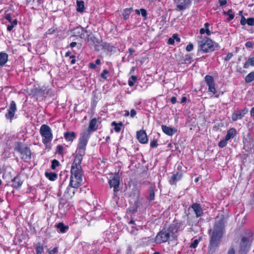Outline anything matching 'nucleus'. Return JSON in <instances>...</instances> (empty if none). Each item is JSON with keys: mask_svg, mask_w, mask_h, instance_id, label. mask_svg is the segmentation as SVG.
Returning <instances> with one entry per match:
<instances>
[{"mask_svg": "<svg viewBox=\"0 0 254 254\" xmlns=\"http://www.w3.org/2000/svg\"><path fill=\"white\" fill-rule=\"evenodd\" d=\"M82 161L74 159L70 170V185L73 189H78L82 182L83 170Z\"/></svg>", "mask_w": 254, "mask_h": 254, "instance_id": "f257e3e1", "label": "nucleus"}, {"mask_svg": "<svg viewBox=\"0 0 254 254\" xmlns=\"http://www.w3.org/2000/svg\"><path fill=\"white\" fill-rule=\"evenodd\" d=\"M224 233V224L221 221L215 223L214 229L210 235L209 249L212 252L215 251L220 242Z\"/></svg>", "mask_w": 254, "mask_h": 254, "instance_id": "f03ea898", "label": "nucleus"}, {"mask_svg": "<svg viewBox=\"0 0 254 254\" xmlns=\"http://www.w3.org/2000/svg\"><path fill=\"white\" fill-rule=\"evenodd\" d=\"M88 136L86 132L82 133L79 137L77 149L76 151L75 160L82 161L85 155L86 147L88 142Z\"/></svg>", "mask_w": 254, "mask_h": 254, "instance_id": "7ed1b4c3", "label": "nucleus"}, {"mask_svg": "<svg viewBox=\"0 0 254 254\" xmlns=\"http://www.w3.org/2000/svg\"><path fill=\"white\" fill-rule=\"evenodd\" d=\"M15 151L19 152L21 159L25 162H28L31 158V152L30 148L26 145H24L21 142L15 143L14 146Z\"/></svg>", "mask_w": 254, "mask_h": 254, "instance_id": "20e7f679", "label": "nucleus"}, {"mask_svg": "<svg viewBox=\"0 0 254 254\" xmlns=\"http://www.w3.org/2000/svg\"><path fill=\"white\" fill-rule=\"evenodd\" d=\"M40 132L42 137L43 143L47 145L53 139V134L50 127L46 125H42L40 127Z\"/></svg>", "mask_w": 254, "mask_h": 254, "instance_id": "39448f33", "label": "nucleus"}, {"mask_svg": "<svg viewBox=\"0 0 254 254\" xmlns=\"http://www.w3.org/2000/svg\"><path fill=\"white\" fill-rule=\"evenodd\" d=\"M171 236V234L169 229H163L160 231L155 238V242L157 244H162L167 242Z\"/></svg>", "mask_w": 254, "mask_h": 254, "instance_id": "423d86ee", "label": "nucleus"}, {"mask_svg": "<svg viewBox=\"0 0 254 254\" xmlns=\"http://www.w3.org/2000/svg\"><path fill=\"white\" fill-rule=\"evenodd\" d=\"M251 242L249 237L242 236L239 245V249L238 254H246L249 251Z\"/></svg>", "mask_w": 254, "mask_h": 254, "instance_id": "0eeeda50", "label": "nucleus"}, {"mask_svg": "<svg viewBox=\"0 0 254 254\" xmlns=\"http://www.w3.org/2000/svg\"><path fill=\"white\" fill-rule=\"evenodd\" d=\"M168 229L171 234V236L173 238H175L176 237V234L178 231L183 230L184 229V227L183 223L174 221L170 225Z\"/></svg>", "mask_w": 254, "mask_h": 254, "instance_id": "6e6552de", "label": "nucleus"}, {"mask_svg": "<svg viewBox=\"0 0 254 254\" xmlns=\"http://www.w3.org/2000/svg\"><path fill=\"white\" fill-rule=\"evenodd\" d=\"M109 183L111 188H113L114 193H116L119 191V187L120 183V178L118 175H115L110 178Z\"/></svg>", "mask_w": 254, "mask_h": 254, "instance_id": "1a4fd4ad", "label": "nucleus"}, {"mask_svg": "<svg viewBox=\"0 0 254 254\" xmlns=\"http://www.w3.org/2000/svg\"><path fill=\"white\" fill-rule=\"evenodd\" d=\"M205 81L208 87V91L215 94L216 93V90L215 87V82L212 76L206 75L205 77Z\"/></svg>", "mask_w": 254, "mask_h": 254, "instance_id": "9d476101", "label": "nucleus"}, {"mask_svg": "<svg viewBox=\"0 0 254 254\" xmlns=\"http://www.w3.org/2000/svg\"><path fill=\"white\" fill-rule=\"evenodd\" d=\"M200 49L205 53L208 52L212 50L213 48V41L209 38H207L205 42H201L200 44Z\"/></svg>", "mask_w": 254, "mask_h": 254, "instance_id": "9b49d317", "label": "nucleus"}, {"mask_svg": "<svg viewBox=\"0 0 254 254\" xmlns=\"http://www.w3.org/2000/svg\"><path fill=\"white\" fill-rule=\"evenodd\" d=\"M16 111V103L14 101L10 102V106L8 109V112L5 115V117L6 119L10 120V122L13 118L15 113Z\"/></svg>", "mask_w": 254, "mask_h": 254, "instance_id": "f8f14e48", "label": "nucleus"}, {"mask_svg": "<svg viewBox=\"0 0 254 254\" xmlns=\"http://www.w3.org/2000/svg\"><path fill=\"white\" fill-rule=\"evenodd\" d=\"M174 1L177 3V8L179 10L187 9L191 4L190 0H174Z\"/></svg>", "mask_w": 254, "mask_h": 254, "instance_id": "ddd939ff", "label": "nucleus"}, {"mask_svg": "<svg viewBox=\"0 0 254 254\" xmlns=\"http://www.w3.org/2000/svg\"><path fill=\"white\" fill-rule=\"evenodd\" d=\"M190 207L193 211L196 218L200 217L203 216V209L199 203H193Z\"/></svg>", "mask_w": 254, "mask_h": 254, "instance_id": "4468645a", "label": "nucleus"}, {"mask_svg": "<svg viewBox=\"0 0 254 254\" xmlns=\"http://www.w3.org/2000/svg\"><path fill=\"white\" fill-rule=\"evenodd\" d=\"M73 36L79 37L81 39L85 38L87 36V32L81 26L77 27L73 30Z\"/></svg>", "mask_w": 254, "mask_h": 254, "instance_id": "2eb2a0df", "label": "nucleus"}, {"mask_svg": "<svg viewBox=\"0 0 254 254\" xmlns=\"http://www.w3.org/2000/svg\"><path fill=\"white\" fill-rule=\"evenodd\" d=\"M248 112V109L246 108L244 110L234 112L232 116V119L233 121L241 119L245 114Z\"/></svg>", "mask_w": 254, "mask_h": 254, "instance_id": "dca6fc26", "label": "nucleus"}, {"mask_svg": "<svg viewBox=\"0 0 254 254\" xmlns=\"http://www.w3.org/2000/svg\"><path fill=\"white\" fill-rule=\"evenodd\" d=\"M136 137L138 140L142 144L146 143L148 142V138L145 130H140L136 132Z\"/></svg>", "mask_w": 254, "mask_h": 254, "instance_id": "f3484780", "label": "nucleus"}, {"mask_svg": "<svg viewBox=\"0 0 254 254\" xmlns=\"http://www.w3.org/2000/svg\"><path fill=\"white\" fill-rule=\"evenodd\" d=\"M161 128L163 132L169 136H172L177 131V129L175 128H172L165 125H162Z\"/></svg>", "mask_w": 254, "mask_h": 254, "instance_id": "a211bd4d", "label": "nucleus"}, {"mask_svg": "<svg viewBox=\"0 0 254 254\" xmlns=\"http://www.w3.org/2000/svg\"><path fill=\"white\" fill-rule=\"evenodd\" d=\"M182 173L181 172H177L176 174L172 175L169 180V183L171 185H176V183L181 180L182 178Z\"/></svg>", "mask_w": 254, "mask_h": 254, "instance_id": "6ab92c4d", "label": "nucleus"}, {"mask_svg": "<svg viewBox=\"0 0 254 254\" xmlns=\"http://www.w3.org/2000/svg\"><path fill=\"white\" fill-rule=\"evenodd\" d=\"M12 187L16 189L20 188L23 184V182L21 181L20 177L18 175L15 177L12 180Z\"/></svg>", "mask_w": 254, "mask_h": 254, "instance_id": "aec40b11", "label": "nucleus"}, {"mask_svg": "<svg viewBox=\"0 0 254 254\" xmlns=\"http://www.w3.org/2000/svg\"><path fill=\"white\" fill-rule=\"evenodd\" d=\"M76 189H73L72 186H70L69 184L64 191V196L67 198H71L74 195Z\"/></svg>", "mask_w": 254, "mask_h": 254, "instance_id": "412c9836", "label": "nucleus"}, {"mask_svg": "<svg viewBox=\"0 0 254 254\" xmlns=\"http://www.w3.org/2000/svg\"><path fill=\"white\" fill-rule=\"evenodd\" d=\"M64 136L66 141L72 142L76 137V134L73 131H66L64 133Z\"/></svg>", "mask_w": 254, "mask_h": 254, "instance_id": "4be33fe9", "label": "nucleus"}, {"mask_svg": "<svg viewBox=\"0 0 254 254\" xmlns=\"http://www.w3.org/2000/svg\"><path fill=\"white\" fill-rule=\"evenodd\" d=\"M237 134V131L235 128H231L228 130L227 134L225 136L226 140L228 141L231 138H233Z\"/></svg>", "mask_w": 254, "mask_h": 254, "instance_id": "5701e85b", "label": "nucleus"}, {"mask_svg": "<svg viewBox=\"0 0 254 254\" xmlns=\"http://www.w3.org/2000/svg\"><path fill=\"white\" fill-rule=\"evenodd\" d=\"M8 55L4 52L0 53V66H2L7 62Z\"/></svg>", "mask_w": 254, "mask_h": 254, "instance_id": "b1692460", "label": "nucleus"}, {"mask_svg": "<svg viewBox=\"0 0 254 254\" xmlns=\"http://www.w3.org/2000/svg\"><path fill=\"white\" fill-rule=\"evenodd\" d=\"M35 254H42L44 252V246L40 243H37L35 246Z\"/></svg>", "mask_w": 254, "mask_h": 254, "instance_id": "393cba45", "label": "nucleus"}, {"mask_svg": "<svg viewBox=\"0 0 254 254\" xmlns=\"http://www.w3.org/2000/svg\"><path fill=\"white\" fill-rule=\"evenodd\" d=\"M250 66H254V56L249 57L244 64L245 68H248Z\"/></svg>", "mask_w": 254, "mask_h": 254, "instance_id": "a878e982", "label": "nucleus"}, {"mask_svg": "<svg viewBox=\"0 0 254 254\" xmlns=\"http://www.w3.org/2000/svg\"><path fill=\"white\" fill-rule=\"evenodd\" d=\"M97 124V120L95 118L92 119L88 127V131H95L97 129L96 127Z\"/></svg>", "mask_w": 254, "mask_h": 254, "instance_id": "bb28decb", "label": "nucleus"}, {"mask_svg": "<svg viewBox=\"0 0 254 254\" xmlns=\"http://www.w3.org/2000/svg\"><path fill=\"white\" fill-rule=\"evenodd\" d=\"M57 228L62 233H65L68 229V226L64 225L62 222L59 223L57 225Z\"/></svg>", "mask_w": 254, "mask_h": 254, "instance_id": "cd10ccee", "label": "nucleus"}, {"mask_svg": "<svg viewBox=\"0 0 254 254\" xmlns=\"http://www.w3.org/2000/svg\"><path fill=\"white\" fill-rule=\"evenodd\" d=\"M76 11L79 12H82L84 10V2L82 0L76 1Z\"/></svg>", "mask_w": 254, "mask_h": 254, "instance_id": "c85d7f7f", "label": "nucleus"}, {"mask_svg": "<svg viewBox=\"0 0 254 254\" xmlns=\"http://www.w3.org/2000/svg\"><path fill=\"white\" fill-rule=\"evenodd\" d=\"M112 126L114 127V130L117 132H119L121 130V128L123 126L122 122H120L119 123H117L115 122H113L111 124Z\"/></svg>", "mask_w": 254, "mask_h": 254, "instance_id": "c756f323", "label": "nucleus"}, {"mask_svg": "<svg viewBox=\"0 0 254 254\" xmlns=\"http://www.w3.org/2000/svg\"><path fill=\"white\" fill-rule=\"evenodd\" d=\"M45 176L50 181H54L56 180L58 177V175L55 173H45Z\"/></svg>", "mask_w": 254, "mask_h": 254, "instance_id": "7c9ffc66", "label": "nucleus"}, {"mask_svg": "<svg viewBox=\"0 0 254 254\" xmlns=\"http://www.w3.org/2000/svg\"><path fill=\"white\" fill-rule=\"evenodd\" d=\"M101 49H103V50L108 51L109 52H112L113 49V47L110 45V44L108 43H101Z\"/></svg>", "mask_w": 254, "mask_h": 254, "instance_id": "2f4dec72", "label": "nucleus"}, {"mask_svg": "<svg viewBox=\"0 0 254 254\" xmlns=\"http://www.w3.org/2000/svg\"><path fill=\"white\" fill-rule=\"evenodd\" d=\"M132 10H133V9L131 7L129 8H126L124 10V11L123 12V15L124 19L125 20H126L128 18L130 14V12Z\"/></svg>", "mask_w": 254, "mask_h": 254, "instance_id": "473e14b6", "label": "nucleus"}, {"mask_svg": "<svg viewBox=\"0 0 254 254\" xmlns=\"http://www.w3.org/2000/svg\"><path fill=\"white\" fill-rule=\"evenodd\" d=\"M246 83H251L254 81V71L249 73L245 78Z\"/></svg>", "mask_w": 254, "mask_h": 254, "instance_id": "72a5a7b5", "label": "nucleus"}, {"mask_svg": "<svg viewBox=\"0 0 254 254\" xmlns=\"http://www.w3.org/2000/svg\"><path fill=\"white\" fill-rule=\"evenodd\" d=\"M155 188V185H152L150 188L149 190V200L152 201L155 198V193H154V189Z\"/></svg>", "mask_w": 254, "mask_h": 254, "instance_id": "f704fd0d", "label": "nucleus"}, {"mask_svg": "<svg viewBox=\"0 0 254 254\" xmlns=\"http://www.w3.org/2000/svg\"><path fill=\"white\" fill-rule=\"evenodd\" d=\"M223 14L229 16L227 18L228 21H231L234 18V14L232 13V10L231 9H229L227 11H224Z\"/></svg>", "mask_w": 254, "mask_h": 254, "instance_id": "c9c22d12", "label": "nucleus"}, {"mask_svg": "<svg viewBox=\"0 0 254 254\" xmlns=\"http://www.w3.org/2000/svg\"><path fill=\"white\" fill-rule=\"evenodd\" d=\"M10 24L7 25V30L8 31H11L15 26L17 24V20L14 19L12 22H10Z\"/></svg>", "mask_w": 254, "mask_h": 254, "instance_id": "e433bc0d", "label": "nucleus"}, {"mask_svg": "<svg viewBox=\"0 0 254 254\" xmlns=\"http://www.w3.org/2000/svg\"><path fill=\"white\" fill-rule=\"evenodd\" d=\"M136 80H137L136 76L132 75L128 81V85L130 87L133 86Z\"/></svg>", "mask_w": 254, "mask_h": 254, "instance_id": "4c0bfd02", "label": "nucleus"}, {"mask_svg": "<svg viewBox=\"0 0 254 254\" xmlns=\"http://www.w3.org/2000/svg\"><path fill=\"white\" fill-rule=\"evenodd\" d=\"M227 141L228 140H226L225 138L224 139L221 140L219 142L218 145L220 148H223L227 145Z\"/></svg>", "mask_w": 254, "mask_h": 254, "instance_id": "58836bf2", "label": "nucleus"}, {"mask_svg": "<svg viewBox=\"0 0 254 254\" xmlns=\"http://www.w3.org/2000/svg\"><path fill=\"white\" fill-rule=\"evenodd\" d=\"M64 148L63 146L61 145H58L56 147V153L60 154L63 155L64 154Z\"/></svg>", "mask_w": 254, "mask_h": 254, "instance_id": "ea45409f", "label": "nucleus"}, {"mask_svg": "<svg viewBox=\"0 0 254 254\" xmlns=\"http://www.w3.org/2000/svg\"><path fill=\"white\" fill-rule=\"evenodd\" d=\"M59 162L58 160L54 159L52 162L51 168L52 169L54 170L57 167L59 166Z\"/></svg>", "mask_w": 254, "mask_h": 254, "instance_id": "a19ab883", "label": "nucleus"}, {"mask_svg": "<svg viewBox=\"0 0 254 254\" xmlns=\"http://www.w3.org/2000/svg\"><path fill=\"white\" fill-rule=\"evenodd\" d=\"M65 204V201L63 198H61L60 199V202H59V209L62 210Z\"/></svg>", "mask_w": 254, "mask_h": 254, "instance_id": "79ce46f5", "label": "nucleus"}, {"mask_svg": "<svg viewBox=\"0 0 254 254\" xmlns=\"http://www.w3.org/2000/svg\"><path fill=\"white\" fill-rule=\"evenodd\" d=\"M158 141L157 139H154L151 141L150 146L152 148H156L158 146Z\"/></svg>", "mask_w": 254, "mask_h": 254, "instance_id": "37998d69", "label": "nucleus"}, {"mask_svg": "<svg viewBox=\"0 0 254 254\" xmlns=\"http://www.w3.org/2000/svg\"><path fill=\"white\" fill-rule=\"evenodd\" d=\"M140 10H141L140 14L143 17V19L144 20H146L147 19V15L146 10L144 8H141V9H140Z\"/></svg>", "mask_w": 254, "mask_h": 254, "instance_id": "c03bdc74", "label": "nucleus"}, {"mask_svg": "<svg viewBox=\"0 0 254 254\" xmlns=\"http://www.w3.org/2000/svg\"><path fill=\"white\" fill-rule=\"evenodd\" d=\"M247 24L249 26L254 25V18L250 17L247 19Z\"/></svg>", "mask_w": 254, "mask_h": 254, "instance_id": "a18cd8bd", "label": "nucleus"}, {"mask_svg": "<svg viewBox=\"0 0 254 254\" xmlns=\"http://www.w3.org/2000/svg\"><path fill=\"white\" fill-rule=\"evenodd\" d=\"M199 242V240L195 239L193 242L190 244V247L192 248H195L198 245Z\"/></svg>", "mask_w": 254, "mask_h": 254, "instance_id": "49530a36", "label": "nucleus"}, {"mask_svg": "<svg viewBox=\"0 0 254 254\" xmlns=\"http://www.w3.org/2000/svg\"><path fill=\"white\" fill-rule=\"evenodd\" d=\"M108 73H109V71L107 69H104L103 70L102 73L101 74V77L104 79H107L106 74H107Z\"/></svg>", "mask_w": 254, "mask_h": 254, "instance_id": "de8ad7c7", "label": "nucleus"}, {"mask_svg": "<svg viewBox=\"0 0 254 254\" xmlns=\"http://www.w3.org/2000/svg\"><path fill=\"white\" fill-rule=\"evenodd\" d=\"M184 61L185 63H188L189 64H190L191 61V57L190 55H186Z\"/></svg>", "mask_w": 254, "mask_h": 254, "instance_id": "09e8293b", "label": "nucleus"}, {"mask_svg": "<svg viewBox=\"0 0 254 254\" xmlns=\"http://www.w3.org/2000/svg\"><path fill=\"white\" fill-rule=\"evenodd\" d=\"M227 254H235V250L234 245H232L229 249Z\"/></svg>", "mask_w": 254, "mask_h": 254, "instance_id": "8fccbe9b", "label": "nucleus"}, {"mask_svg": "<svg viewBox=\"0 0 254 254\" xmlns=\"http://www.w3.org/2000/svg\"><path fill=\"white\" fill-rule=\"evenodd\" d=\"M245 46L247 48H253L254 44L251 41H248L245 43Z\"/></svg>", "mask_w": 254, "mask_h": 254, "instance_id": "3c124183", "label": "nucleus"}, {"mask_svg": "<svg viewBox=\"0 0 254 254\" xmlns=\"http://www.w3.org/2000/svg\"><path fill=\"white\" fill-rule=\"evenodd\" d=\"M240 23L242 25H245L246 24H247V19H246L244 16L241 17Z\"/></svg>", "mask_w": 254, "mask_h": 254, "instance_id": "603ef678", "label": "nucleus"}, {"mask_svg": "<svg viewBox=\"0 0 254 254\" xmlns=\"http://www.w3.org/2000/svg\"><path fill=\"white\" fill-rule=\"evenodd\" d=\"M233 56V55L232 53H228L225 58L224 60L227 62L229 61L232 58Z\"/></svg>", "mask_w": 254, "mask_h": 254, "instance_id": "864d4df0", "label": "nucleus"}, {"mask_svg": "<svg viewBox=\"0 0 254 254\" xmlns=\"http://www.w3.org/2000/svg\"><path fill=\"white\" fill-rule=\"evenodd\" d=\"M193 48V46L192 45V44L191 43H190L188 45V46H187L186 47V50L188 51V52H190L191 51V50H192Z\"/></svg>", "mask_w": 254, "mask_h": 254, "instance_id": "5fc2aeb1", "label": "nucleus"}, {"mask_svg": "<svg viewBox=\"0 0 254 254\" xmlns=\"http://www.w3.org/2000/svg\"><path fill=\"white\" fill-rule=\"evenodd\" d=\"M58 248H54L53 249H52V250H49L48 251V253L49 254H56V253H58Z\"/></svg>", "mask_w": 254, "mask_h": 254, "instance_id": "6e6d98bb", "label": "nucleus"}, {"mask_svg": "<svg viewBox=\"0 0 254 254\" xmlns=\"http://www.w3.org/2000/svg\"><path fill=\"white\" fill-rule=\"evenodd\" d=\"M76 57L74 55H71L70 56V59H71L70 64H74L75 63L76 60H75Z\"/></svg>", "mask_w": 254, "mask_h": 254, "instance_id": "4d7b16f0", "label": "nucleus"}, {"mask_svg": "<svg viewBox=\"0 0 254 254\" xmlns=\"http://www.w3.org/2000/svg\"><path fill=\"white\" fill-rule=\"evenodd\" d=\"M55 32V29L54 28H51L47 30L46 32V34H52Z\"/></svg>", "mask_w": 254, "mask_h": 254, "instance_id": "13d9d810", "label": "nucleus"}, {"mask_svg": "<svg viewBox=\"0 0 254 254\" xmlns=\"http://www.w3.org/2000/svg\"><path fill=\"white\" fill-rule=\"evenodd\" d=\"M174 41L176 40L177 42L179 43L181 41V39L179 37L177 34H174L172 36Z\"/></svg>", "mask_w": 254, "mask_h": 254, "instance_id": "bf43d9fd", "label": "nucleus"}, {"mask_svg": "<svg viewBox=\"0 0 254 254\" xmlns=\"http://www.w3.org/2000/svg\"><path fill=\"white\" fill-rule=\"evenodd\" d=\"M5 18L9 22H12L13 20L12 19L10 14L7 13L5 16Z\"/></svg>", "mask_w": 254, "mask_h": 254, "instance_id": "052dcab7", "label": "nucleus"}, {"mask_svg": "<svg viewBox=\"0 0 254 254\" xmlns=\"http://www.w3.org/2000/svg\"><path fill=\"white\" fill-rule=\"evenodd\" d=\"M136 114V112L134 109H131L130 111V116L131 118H133Z\"/></svg>", "mask_w": 254, "mask_h": 254, "instance_id": "680f3d73", "label": "nucleus"}, {"mask_svg": "<svg viewBox=\"0 0 254 254\" xmlns=\"http://www.w3.org/2000/svg\"><path fill=\"white\" fill-rule=\"evenodd\" d=\"M221 6H224L227 3V0H218Z\"/></svg>", "mask_w": 254, "mask_h": 254, "instance_id": "e2e57ef3", "label": "nucleus"}, {"mask_svg": "<svg viewBox=\"0 0 254 254\" xmlns=\"http://www.w3.org/2000/svg\"><path fill=\"white\" fill-rule=\"evenodd\" d=\"M33 1L34 2H35L36 6H39L43 2L42 0H33Z\"/></svg>", "mask_w": 254, "mask_h": 254, "instance_id": "0e129e2a", "label": "nucleus"}, {"mask_svg": "<svg viewBox=\"0 0 254 254\" xmlns=\"http://www.w3.org/2000/svg\"><path fill=\"white\" fill-rule=\"evenodd\" d=\"M126 254H132V249L131 247H128L127 249Z\"/></svg>", "mask_w": 254, "mask_h": 254, "instance_id": "69168bd1", "label": "nucleus"}, {"mask_svg": "<svg viewBox=\"0 0 254 254\" xmlns=\"http://www.w3.org/2000/svg\"><path fill=\"white\" fill-rule=\"evenodd\" d=\"M174 41H174V39L173 38V37L170 38L168 39V43L169 45H173L174 44Z\"/></svg>", "mask_w": 254, "mask_h": 254, "instance_id": "338daca9", "label": "nucleus"}, {"mask_svg": "<svg viewBox=\"0 0 254 254\" xmlns=\"http://www.w3.org/2000/svg\"><path fill=\"white\" fill-rule=\"evenodd\" d=\"M171 102L172 104H175L177 102V98L174 96L172 97Z\"/></svg>", "mask_w": 254, "mask_h": 254, "instance_id": "774afa93", "label": "nucleus"}]
</instances>
